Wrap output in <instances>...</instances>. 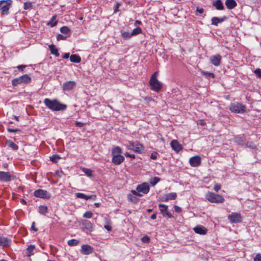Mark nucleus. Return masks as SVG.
Wrapping results in <instances>:
<instances>
[{
  "label": "nucleus",
  "instance_id": "1",
  "mask_svg": "<svg viewBox=\"0 0 261 261\" xmlns=\"http://www.w3.org/2000/svg\"><path fill=\"white\" fill-rule=\"evenodd\" d=\"M44 103L48 109L53 111H63L67 108L66 105L60 103L57 99L51 100L46 98L44 100Z\"/></svg>",
  "mask_w": 261,
  "mask_h": 261
},
{
  "label": "nucleus",
  "instance_id": "2",
  "mask_svg": "<svg viewBox=\"0 0 261 261\" xmlns=\"http://www.w3.org/2000/svg\"><path fill=\"white\" fill-rule=\"evenodd\" d=\"M122 150L119 146L112 148L111 154L112 156V163L115 165L121 164L124 161V157L121 155Z\"/></svg>",
  "mask_w": 261,
  "mask_h": 261
},
{
  "label": "nucleus",
  "instance_id": "3",
  "mask_svg": "<svg viewBox=\"0 0 261 261\" xmlns=\"http://www.w3.org/2000/svg\"><path fill=\"white\" fill-rule=\"evenodd\" d=\"M158 72H155L151 76L149 80V85L151 89L155 92H159L163 87L162 83L157 79Z\"/></svg>",
  "mask_w": 261,
  "mask_h": 261
},
{
  "label": "nucleus",
  "instance_id": "4",
  "mask_svg": "<svg viewBox=\"0 0 261 261\" xmlns=\"http://www.w3.org/2000/svg\"><path fill=\"white\" fill-rule=\"evenodd\" d=\"M136 189V190H133L131 191L133 194L139 197H142L143 195L141 193L144 194H147L149 192L150 187L149 184L145 182L138 185Z\"/></svg>",
  "mask_w": 261,
  "mask_h": 261
},
{
  "label": "nucleus",
  "instance_id": "5",
  "mask_svg": "<svg viewBox=\"0 0 261 261\" xmlns=\"http://www.w3.org/2000/svg\"><path fill=\"white\" fill-rule=\"evenodd\" d=\"M206 199L212 203H223L224 202V198L220 195L209 192L206 195Z\"/></svg>",
  "mask_w": 261,
  "mask_h": 261
},
{
  "label": "nucleus",
  "instance_id": "6",
  "mask_svg": "<svg viewBox=\"0 0 261 261\" xmlns=\"http://www.w3.org/2000/svg\"><path fill=\"white\" fill-rule=\"evenodd\" d=\"M31 82V77L28 74H23L17 78L13 79L12 81V85L15 87L22 84H29Z\"/></svg>",
  "mask_w": 261,
  "mask_h": 261
},
{
  "label": "nucleus",
  "instance_id": "7",
  "mask_svg": "<svg viewBox=\"0 0 261 261\" xmlns=\"http://www.w3.org/2000/svg\"><path fill=\"white\" fill-rule=\"evenodd\" d=\"M127 147L128 149L133 150L135 152L138 153H142L144 150V147L143 145L137 141H129Z\"/></svg>",
  "mask_w": 261,
  "mask_h": 261
},
{
  "label": "nucleus",
  "instance_id": "8",
  "mask_svg": "<svg viewBox=\"0 0 261 261\" xmlns=\"http://www.w3.org/2000/svg\"><path fill=\"white\" fill-rule=\"evenodd\" d=\"M12 4L11 0H1L0 1V11L3 15H8L10 6Z\"/></svg>",
  "mask_w": 261,
  "mask_h": 261
},
{
  "label": "nucleus",
  "instance_id": "9",
  "mask_svg": "<svg viewBox=\"0 0 261 261\" xmlns=\"http://www.w3.org/2000/svg\"><path fill=\"white\" fill-rule=\"evenodd\" d=\"M229 109L232 112L237 113H244L246 111L245 106L239 102L231 103Z\"/></svg>",
  "mask_w": 261,
  "mask_h": 261
},
{
  "label": "nucleus",
  "instance_id": "10",
  "mask_svg": "<svg viewBox=\"0 0 261 261\" xmlns=\"http://www.w3.org/2000/svg\"><path fill=\"white\" fill-rule=\"evenodd\" d=\"M34 196L37 198L42 199H49L50 197V194L46 190L43 189H38L34 191Z\"/></svg>",
  "mask_w": 261,
  "mask_h": 261
},
{
  "label": "nucleus",
  "instance_id": "11",
  "mask_svg": "<svg viewBox=\"0 0 261 261\" xmlns=\"http://www.w3.org/2000/svg\"><path fill=\"white\" fill-rule=\"evenodd\" d=\"M228 219L232 223H238L242 221V216L240 214L232 213L228 216Z\"/></svg>",
  "mask_w": 261,
  "mask_h": 261
},
{
  "label": "nucleus",
  "instance_id": "12",
  "mask_svg": "<svg viewBox=\"0 0 261 261\" xmlns=\"http://www.w3.org/2000/svg\"><path fill=\"white\" fill-rule=\"evenodd\" d=\"M201 163V158L199 155H195L191 157L189 160V164L191 167H196Z\"/></svg>",
  "mask_w": 261,
  "mask_h": 261
},
{
  "label": "nucleus",
  "instance_id": "13",
  "mask_svg": "<svg viewBox=\"0 0 261 261\" xmlns=\"http://www.w3.org/2000/svg\"><path fill=\"white\" fill-rule=\"evenodd\" d=\"M221 60L222 57L219 54L212 56L210 58L211 63L215 66H218L220 65Z\"/></svg>",
  "mask_w": 261,
  "mask_h": 261
},
{
  "label": "nucleus",
  "instance_id": "14",
  "mask_svg": "<svg viewBox=\"0 0 261 261\" xmlns=\"http://www.w3.org/2000/svg\"><path fill=\"white\" fill-rule=\"evenodd\" d=\"M12 179V175L9 172L0 171V180L8 182Z\"/></svg>",
  "mask_w": 261,
  "mask_h": 261
},
{
  "label": "nucleus",
  "instance_id": "15",
  "mask_svg": "<svg viewBox=\"0 0 261 261\" xmlns=\"http://www.w3.org/2000/svg\"><path fill=\"white\" fill-rule=\"evenodd\" d=\"M81 253L84 255H89L93 252V248L89 245L85 244L81 246Z\"/></svg>",
  "mask_w": 261,
  "mask_h": 261
},
{
  "label": "nucleus",
  "instance_id": "16",
  "mask_svg": "<svg viewBox=\"0 0 261 261\" xmlns=\"http://www.w3.org/2000/svg\"><path fill=\"white\" fill-rule=\"evenodd\" d=\"M196 233L199 234H206L208 231L207 229L202 225H198L194 227L193 229Z\"/></svg>",
  "mask_w": 261,
  "mask_h": 261
},
{
  "label": "nucleus",
  "instance_id": "17",
  "mask_svg": "<svg viewBox=\"0 0 261 261\" xmlns=\"http://www.w3.org/2000/svg\"><path fill=\"white\" fill-rule=\"evenodd\" d=\"M75 86V83L74 81L66 82L63 84V89L66 91H70Z\"/></svg>",
  "mask_w": 261,
  "mask_h": 261
},
{
  "label": "nucleus",
  "instance_id": "18",
  "mask_svg": "<svg viewBox=\"0 0 261 261\" xmlns=\"http://www.w3.org/2000/svg\"><path fill=\"white\" fill-rule=\"evenodd\" d=\"M170 145L172 148L177 152H178L182 149L181 146L179 144L178 142L176 140H173L171 141Z\"/></svg>",
  "mask_w": 261,
  "mask_h": 261
},
{
  "label": "nucleus",
  "instance_id": "19",
  "mask_svg": "<svg viewBox=\"0 0 261 261\" xmlns=\"http://www.w3.org/2000/svg\"><path fill=\"white\" fill-rule=\"evenodd\" d=\"M227 19L226 16H223L221 18L213 17L211 19V24L215 26H217L219 23H221Z\"/></svg>",
  "mask_w": 261,
  "mask_h": 261
},
{
  "label": "nucleus",
  "instance_id": "20",
  "mask_svg": "<svg viewBox=\"0 0 261 261\" xmlns=\"http://www.w3.org/2000/svg\"><path fill=\"white\" fill-rule=\"evenodd\" d=\"M82 225L84 229H86L89 231H92L93 229V224L88 220H83L82 221Z\"/></svg>",
  "mask_w": 261,
  "mask_h": 261
},
{
  "label": "nucleus",
  "instance_id": "21",
  "mask_svg": "<svg viewBox=\"0 0 261 261\" xmlns=\"http://www.w3.org/2000/svg\"><path fill=\"white\" fill-rule=\"evenodd\" d=\"M177 197V195L175 193H170L164 195L162 198L163 201L167 202L169 200H174Z\"/></svg>",
  "mask_w": 261,
  "mask_h": 261
},
{
  "label": "nucleus",
  "instance_id": "22",
  "mask_svg": "<svg viewBox=\"0 0 261 261\" xmlns=\"http://www.w3.org/2000/svg\"><path fill=\"white\" fill-rule=\"evenodd\" d=\"M75 196L77 198L84 199L86 200H88L89 199H92L93 200H95L96 197V195H87L82 193H77L75 194Z\"/></svg>",
  "mask_w": 261,
  "mask_h": 261
},
{
  "label": "nucleus",
  "instance_id": "23",
  "mask_svg": "<svg viewBox=\"0 0 261 261\" xmlns=\"http://www.w3.org/2000/svg\"><path fill=\"white\" fill-rule=\"evenodd\" d=\"M225 4L229 10L234 9L237 6V3L235 0H226Z\"/></svg>",
  "mask_w": 261,
  "mask_h": 261
},
{
  "label": "nucleus",
  "instance_id": "24",
  "mask_svg": "<svg viewBox=\"0 0 261 261\" xmlns=\"http://www.w3.org/2000/svg\"><path fill=\"white\" fill-rule=\"evenodd\" d=\"M11 243V241L7 238L4 237H0V246L5 247L8 246Z\"/></svg>",
  "mask_w": 261,
  "mask_h": 261
},
{
  "label": "nucleus",
  "instance_id": "25",
  "mask_svg": "<svg viewBox=\"0 0 261 261\" xmlns=\"http://www.w3.org/2000/svg\"><path fill=\"white\" fill-rule=\"evenodd\" d=\"M136 195L133 194L131 192L130 194H128L127 195V200L133 203H137L139 202V198H137Z\"/></svg>",
  "mask_w": 261,
  "mask_h": 261
},
{
  "label": "nucleus",
  "instance_id": "26",
  "mask_svg": "<svg viewBox=\"0 0 261 261\" xmlns=\"http://www.w3.org/2000/svg\"><path fill=\"white\" fill-rule=\"evenodd\" d=\"M213 5L218 10H222L224 8L221 0H216L215 2H214Z\"/></svg>",
  "mask_w": 261,
  "mask_h": 261
},
{
  "label": "nucleus",
  "instance_id": "27",
  "mask_svg": "<svg viewBox=\"0 0 261 261\" xmlns=\"http://www.w3.org/2000/svg\"><path fill=\"white\" fill-rule=\"evenodd\" d=\"M6 143L9 147L14 151H16L18 149V146L11 140H7Z\"/></svg>",
  "mask_w": 261,
  "mask_h": 261
},
{
  "label": "nucleus",
  "instance_id": "28",
  "mask_svg": "<svg viewBox=\"0 0 261 261\" xmlns=\"http://www.w3.org/2000/svg\"><path fill=\"white\" fill-rule=\"evenodd\" d=\"M49 48L51 54L54 55L57 57H59L60 54L58 52V49L56 48L55 45L53 44L49 45Z\"/></svg>",
  "mask_w": 261,
  "mask_h": 261
},
{
  "label": "nucleus",
  "instance_id": "29",
  "mask_svg": "<svg viewBox=\"0 0 261 261\" xmlns=\"http://www.w3.org/2000/svg\"><path fill=\"white\" fill-rule=\"evenodd\" d=\"M70 60L71 62L79 63L81 62V57L77 55H71L70 56Z\"/></svg>",
  "mask_w": 261,
  "mask_h": 261
},
{
  "label": "nucleus",
  "instance_id": "30",
  "mask_svg": "<svg viewBox=\"0 0 261 261\" xmlns=\"http://www.w3.org/2000/svg\"><path fill=\"white\" fill-rule=\"evenodd\" d=\"M35 245H29L26 249V253L28 256H31L33 255V251L35 249Z\"/></svg>",
  "mask_w": 261,
  "mask_h": 261
},
{
  "label": "nucleus",
  "instance_id": "31",
  "mask_svg": "<svg viewBox=\"0 0 261 261\" xmlns=\"http://www.w3.org/2000/svg\"><path fill=\"white\" fill-rule=\"evenodd\" d=\"M38 212L40 214L45 215L48 212V207L45 205H40Z\"/></svg>",
  "mask_w": 261,
  "mask_h": 261
},
{
  "label": "nucleus",
  "instance_id": "32",
  "mask_svg": "<svg viewBox=\"0 0 261 261\" xmlns=\"http://www.w3.org/2000/svg\"><path fill=\"white\" fill-rule=\"evenodd\" d=\"M80 241L76 239H71L68 241L67 244L70 246H76L79 244Z\"/></svg>",
  "mask_w": 261,
  "mask_h": 261
},
{
  "label": "nucleus",
  "instance_id": "33",
  "mask_svg": "<svg viewBox=\"0 0 261 261\" xmlns=\"http://www.w3.org/2000/svg\"><path fill=\"white\" fill-rule=\"evenodd\" d=\"M121 34L122 37L125 39L130 38V37H132L133 36L132 35L131 33H129L128 32H125V31H121Z\"/></svg>",
  "mask_w": 261,
  "mask_h": 261
},
{
  "label": "nucleus",
  "instance_id": "34",
  "mask_svg": "<svg viewBox=\"0 0 261 261\" xmlns=\"http://www.w3.org/2000/svg\"><path fill=\"white\" fill-rule=\"evenodd\" d=\"M142 32V31L141 28L140 27H137V28L133 29V30L132 31L131 33H132V36H135V35H137L141 34Z\"/></svg>",
  "mask_w": 261,
  "mask_h": 261
},
{
  "label": "nucleus",
  "instance_id": "35",
  "mask_svg": "<svg viewBox=\"0 0 261 261\" xmlns=\"http://www.w3.org/2000/svg\"><path fill=\"white\" fill-rule=\"evenodd\" d=\"M61 158L58 154H54L50 156V160L54 163H57Z\"/></svg>",
  "mask_w": 261,
  "mask_h": 261
},
{
  "label": "nucleus",
  "instance_id": "36",
  "mask_svg": "<svg viewBox=\"0 0 261 261\" xmlns=\"http://www.w3.org/2000/svg\"><path fill=\"white\" fill-rule=\"evenodd\" d=\"M159 207L160 208V211L162 213H166L168 210V206L164 204H159Z\"/></svg>",
  "mask_w": 261,
  "mask_h": 261
},
{
  "label": "nucleus",
  "instance_id": "37",
  "mask_svg": "<svg viewBox=\"0 0 261 261\" xmlns=\"http://www.w3.org/2000/svg\"><path fill=\"white\" fill-rule=\"evenodd\" d=\"M56 16H53L50 21L47 23L48 25H50L51 27H54L57 25V21H56Z\"/></svg>",
  "mask_w": 261,
  "mask_h": 261
},
{
  "label": "nucleus",
  "instance_id": "38",
  "mask_svg": "<svg viewBox=\"0 0 261 261\" xmlns=\"http://www.w3.org/2000/svg\"><path fill=\"white\" fill-rule=\"evenodd\" d=\"M33 6L31 2H27L23 4V9L25 10H31L32 9Z\"/></svg>",
  "mask_w": 261,
  "mask_h": 261
},
{
  "label": "nucleus",
  "instance_id": "39",
  "mask_svg": "<svg viewBox=\"0 0 261 261\" xmlns=\"http://www.w3.org/2000/svg\"><path fill=\"white\" fill-rule=\"evenodd\" d=\"M60 32L63 34H67L70 33V30L68 27L64 26L60 28Z\"/></svg>",
  "mask_w": 261,
  "mask_h": 261
},
{
  "label": "nucleus",
  "instance_id": "40",
  "mask_svg": "<svg viewBox=\"0 0 261 261\" xmlns=\"http://www.w3.org/2000/svg\"><path fill=\"white\" fill-rule=\"evenodd\" d=\"M160 178L158 177H154L150 181V184L151 186H155L159 181Z\"/></svg>",
  "mask_w": 261,
  "mask_h": 261
},
{
  "label": "nucleus",
  "instance_id": "41",
  "mask_svg": "<svg viewBox=\"0 0 261 261\" xmlns=\"http://www.w3.org/2000/svg\"><path fill=\"white\" fill-rule=\"evenodd\" d=\"M93 216V214L91 211H86L83 215V217L85 218H91Z\"/></svg>",
  "mask_w": 261,
  "mask_h": 261
},
{
  "label": "nucleus",
  "instance_id": "42",
  "mask_svg": "<svg viewBox=\"0 0 261 261\" xmlns=\"http://www.w3.org/2000/svg\"><path fill=\"white\" fill-rule=\"evenodd\" d=\"M202 74L204 75V76H205L206 77H212V78H214L215 77V75L213 73H211V72H206V71H203L202 72Z\"/></svg>",
  "mask_w": 261,
  "mask_h": 261
},
{
  "label": "nucleus",
  "instance_id": "43",
  "mask_svg": "<svg viewBox=\"0 0 261 261\" xmlns=\"http://www.w3.org/2000/svg\"><path fill=\"white\" fill-rule=\"evenodd\" d=\"M83 171L84 172V173L88 176H92V171L91 169H87V168H84Z\"/></svg>",
  "mask_w": 261,
  "mask_h": 261
},
{
  "label": "nucleus",
  "instance_id": "44",
  "mask_svg": "<svg viewBox=\"0 0 261 261\" xmlns=\"http://www.w3.org/2000/svg\"><path fill=\"white\" fill-rule=\"evenodd\" d=\"M150 239L147 236H143L141 238V241L144 243H148L150 242Z\"/></svg>",
  "mask_w": 261,
  "mask_h": 261
},
{
  "label": "nucleus",
  "instance_id": "45",
  "mask_svg": "<svg viewBox=\"0 0 261 261\" xmlns=\"http://www.w3.org/2000/svg\"><path fill=\"white\" fill-rule=\"evenodd\" d=\"M67 38V37L66 36H65L63 35H61V34H58L57 36V40L58 41H60V40H66Z\"/></svg>",
  "mask_w": 261,
  "mask_h": 261
},
{
  "label": "nucleus",
  "instance_id": "46",
  "mask_svg": "<svg viewBox=\"0 0 261 261\" xmlns=\"http://www.w3.org/2000/svg\"><path fill=\"white\" fill-rule=\"evenodd\" d=\"M158 156L159 153L157 152L154 151L151 154L150 158L152 160H156Z\"/></svg>",
  "mask_w": 261,
  "mask_h": 261
},
{
  "label": "nucleus",
  "instance_id": "47",
  "mask_svg": "<svg viewBox=\"0 0 261 261\" xmlns=\"http://www.w3.org/2000/svg\"><path fill=\"white\" fill-rule=\"evenodd\" d=\"M254 73L256 75V76L257 77L261 79V69H259V68L256 69L254 70Z\"/></svg>",
  "mask_w": 261,
  "mask_h": 261
},
{
  "label": "nucleus",
  "instance_id": "48",
  "mask_svg": "<svg viewBox=\"0 0 261 261\" xmlns=\"http://www.w3.org/2000/svg\"><path fill=\"white\" fill-rule=\"evenodd\" d=\"M221 188V186L220 184H217L214 185V190L216 192H218L220 190Z\"/></svg>",
  "mask_w": 261,
  "mask_h": 261
},
{
  "label": "nucleus",
  "instance_id": "49",
  "mask_svg": "<svg viewBox=\"0 0 261 261\" xmlns=\"http://www.w3.org/2000/svg\"><path fill=\"white\" fill-rule=\"evenodd\" d=\"M254 261H261V254H257L254 258Z\"/></svg>",
  "mask_w": 261,
  "mask_h": 261
},
{
  "label": "nucleus",
  "instance_id": "50",
  "mask_svg": "<svg viewBox=\"0 0 261 261\" xmlns=\"http://www.w3.org/2000/svg\"><path fill=\"white\" fill-rule=\"evenodd\" d=\"M174 211L178 213H180L182 211V209L181 207L177 205H174Z\"/></svg>",
  "mask_w": 261,
  "mask_h": 261
},
{
  "label": "nucleus",
  "instance_id": "51",
  "mask_svg": "<svg viewBox=\"0 0 261 261\" xmlns=\"http://www.w3.org/2000/svg\"><path fill=\"white\" fill-rule=\"evenodd\" d=\"M7 130L9 133H16L18 132H20V130L19 129L16 128V129H13V128H8Z\"/></svg>",
  "mask_w": 261,
  "mask_h": 261
},
{
  "label": "nucleus",
  "instance_id": "52",
  "mask_svg": "<svg viewBox=\"0 0 261 261\" xmlns=\"http://www.w3.org/2000/svg\"><path fill=\"white\" fill-rule=\"evenodd\" d=\"M204 12V9L201 8L197 7L196 8V13H199V14H202ZM197 15V14L196 13Z\"/></svg>",
  "mask_w": 261,
  "mask_h": 261
},
{
  "label": "nucleus",
  "instance_id": "53",
  "mask_svg": "<svg viewBox=\"0 0 261 261\" xmlns=\"http://www.w3.org/2000/svg\"><path fill=\"white\" fill-rule=\"evenodd\" d=\"M119 8V4L118 3H117L114 7V12L116 13L117 12H118Z\"/></svg>",
  "mask_w": 261,
  "mask_h": 261
},
{
  "label": "nucleus",
  "instance_id": "54",
  "mask_svg": "<svg viewBox=\"0 0 261 261\" xmlns=\"http://www.w3.org/2000/svg\"><path fill=\"white\" fill-rule=\"evenodd\" d=\"M125 155L126 157L130 158L132 159H134L135 158V155L134 154H130L129 153H128L127 152H126L125 154Z\"/></svg>",
  "mask_w": 261,
  "mask_h": 261
},
{
  "label": "nucleus",
  "instance_id": "55",
  "mask_svg": "<svg viewBox=\"0 0 261 261\" xmlns=\"http://www.w3.org/2000/svg\"><path fill=\"white\" fill-rule=\"evenodd\" d=\"M35 223L33 222L32 224L31 228L34 231H37L38 229L35 227Z\"/></svg>",
  "mask_w": 261,
  "mask_h": 261
},
{
  "label": "nucleus",
  "instance_id": "56",
  "mask_svg": "<svg viewBox=\"0 0 261 261\" xmlns=\"http://www.w3.org/2000/svg\"><path fill=\"white\" fill-rule=\"evenodd\" d=\"M75 125L76 126H78V127H82L84 126V124L80 122H76Z\"/></svg>",
  "mask_w": 261,
  "mask_h": 261
},
{
  "label": "nucleus",
  "instance_id": "57",
  "mask_svg": "<svg viewBox=\"0 0 261 261\" xmlns=\"http://www.w3.org/2000/svg\"><path fill=\"white\" fill-rule=\"evenodd\" d=\"M69 57H70L69 53H65L63 56L64 59H68Z\"/></svg>",
  "mask_w": 261,
  "mask_h": 261
},
{
  "label": "nucleus",
  "instance_id": "58",
  "mask_svg": "<svg viewBox=\"0 0 261 261\" xmlns=\"http://www.w3.org/2000/svg\"><path fill=\"white\" fill-rule=\"evenodd\" d=\"M236 141L237 142H238L239 144H240L241 142L242 141L241 138V137L236 138Z\"/></svg>",
  "mask_w": 261,
  "mask_h": 261
},
{
  "label": "nucleus",
  "instance_id": "59",
  "mask_svg": "<svg viewBox=\"0 0 261 261\" xmlns=\"http://www.w3.org/2000/svg\"><path fill=\"white\" fill-rule=\"evenodd\" d=\"M26 67L25 65H19L17 66L18 69L23 70V69Z\"/></svg>",
  "mask_w": 261,
  "mask_h": 261
},
{
  "label": "nucleus",
  "instance_id": "60",
  "mask_svg": "<svg viewBox=\"0 0 261 261\" xmlns=\"http://www.w3.org/2000/svg\"><path fill=\"white\" fill-rule=\"evenodd\" d=\"M104 228L108 231L111 230V227L109 225H105Z\"/></svg>",
  "mask_w": 261,
  "mask_h": 261
},
{
  "label": "nucleus",
  "instance_id": "61",
  "mask_svg": "<svg viewBox=\"0 0 261 261\" xmlns=\"http://www.w3.org/2000/svg\"><path fill=\"white\" fill-rule=\"evenodd\" d=\"M142 23L141 21H140V20H136L135 22V25H140Z\"/></svg>",
  "mask_w": 261,
  "mask_h": 261
},
{
  "label": "nucleus",
  "instance_id": "62",
  "mask_svg": "<svg viewBox=\"0 0 261 261\" xmlns=\"http://www.w3.org/2000/svg\"><path fill=\"white\" fill-rule=\"evenodd\" d=\"M150 218L152 219V220H154L156 218V214H152L151 217H150Z\"/></svg>",
  "mask_w": 261,
  "mask_h": 261
},
{
  "label": "nucleus",
  "instance_id": "63",
  "mask_svg": "<svg viewBox=\"0 0 261 261\" xmlns=\"http://www.w3.org/2000/svg\"><path fill=\"white\" fill-rule=\"evenodd\" d=\"M166 215L168 216L169 218L172 217V215L170 213L168 212V211L166 212Z\"/></svg>",
  "mask_w": 261,
  "mask_h": 261
},
{
  "label": "nucleus",
  "instance_id": "64",
  "mask_svg": "<svg viewBox=\"0 0 261 261\" xmlns=\"http://www.w3.org/2000/svg\"><path fill=\"white\" fill-rule=\"evenodd\" d=\"M247 146H248V147L252 148H253V149H256V146L253 145V144L250 145H247Z\"/></svg>",
  "mask_w": 261,
  "mask_h": 261
}]
</instances>
